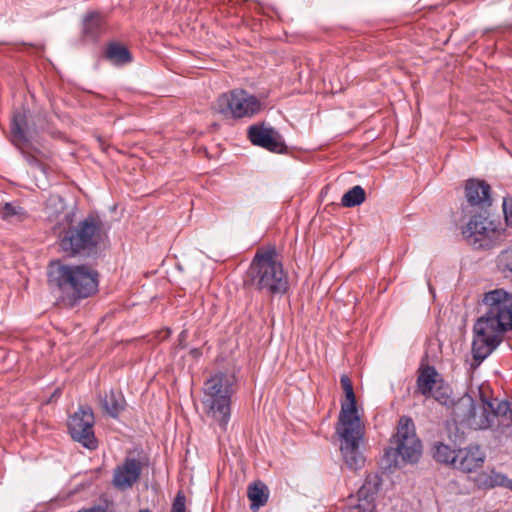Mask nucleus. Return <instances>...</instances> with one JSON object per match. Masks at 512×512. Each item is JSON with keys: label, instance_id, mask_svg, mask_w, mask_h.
<instances>
[{"label": "nucleus", "instance_id": "nucleus-1", "mask_svg": "<svg viewBox=\"0 0 512 512\" xmlns=\"http://www.w3.org/2000/svg\"><path fill=\"white\" fill-rule=\"evenodd\" d=\"M485 314L474 325L472 354L477 367L502 341L503 333L512 330V293L495 289L483 298Z\"/></svg>", "mask_w": 512, "mask_h": 512}, {"label": "nucleus", "instance_id": "nucleus-2", "mask_svg": "<svg viewBox=\"0 0 512 512\" xmlns=\"http://www.w3.org/2000/svg\"><path fill=\"white\" fill-rule=\"evenodd\" d=\"M346 400L341 404L336 433L340 438L342 458L351 470L360 469L365 463L360 447L364 442L365 426L358 414L353 385L347 375L340 378Z\"/></svg>", "mask_w": 512, "mask_h": 512}, {"label": "nucleus", "instance_id": "nucleus-3", "mask_svg": "<svg viewBox=\"0 0 512 512\" xmlns=\"http://www.w3.org/2000/svg\"><path fill=\"white\" fill-rule=\"evenodd\" d=\"M479 400L464 395L454 404V414L475 430L492 429L505 433L512 427V409L508 401L490 398L480 388Z\"/></svg>", "mask_w": 512, "mask_h": 512}, {"label": "nucleus", "instance_id": "nucleus-4", "mask_svg": "<svg viewBox=\"0 0 512 512\" xmlns=\"http://www.w3.org/2000/svg\"><path fill=\"white\" fill-rule=\"evenodd\" d=\"M49 282L70 299L87 298L98 290V273L86 265H66L52 262L48 271Z\"/></svg>", "mask_w": 512, "mask_h": 512}, {"label": "nucleus", "instance_id": "nucleus-5", "mask_svg": "<svg viewBox=\"0 0 512 512\" xmlns=\"http://www.w3.org/2000/svg\"><path fill=\"white\" fill-rule=\"evenodd\" d=\"M235 377L219 372L204 382L201 404L205 414L226 431L231 416V396Z\"/></svg>", "mask_w": 512, "mask_h": 512}, {"label": "nucleus", "instance_id": "nucleus-6", "mask_svg": "<svg viewBox=\"0 0 512 512\" xmlns=\"http://www.w3.org/2000/svg\"><path fill=\"white\" fill-rule=\"evenodd\" d=\"M245 283L268 294L286 292L287 276L282 264L275 259L274 250L258 252L246 274Z\"/></svg>", "mask_w": 512, "mask_h": 512}, {"label": "nucleus", "instance_id": "nucleus-7", "mask_svg": "<svg viewBox=\"0 0 512 512\" xmlns=\"http://www.w3.org/2000/svg\"><path fill=\"white\" fill-rule=\"evenodd\" d=\"M106 237L103 221L89 215L75 226H69L60 236L61 249L68 255H89Z\"/></svg>", "mask_w": 512, "mask_h": 512}, {"label": "nucleus", "instance_id": "nucleus-8", "mask_svg": "<svg viewBox=\"0 0 512 512\" xmlns=\"http://www.w3.org/2000/svg\"><path fill=\"white\" fill-rule=\"evenodd\" d=\"M394 446L385 450L382 461L386 469L395 468L403 463H415L422 453L421 441L415 433V426L411 418L401 417L397 432L392 441Z\"/></svg>", "mask_w": 512, "mask_h": 512}, {"label": "nucleus", "instance_id": "nucleus-9", "mask_svg": "<svg viewBox=\"0 0 512 512\" xmlns=\"http://www.w3.org/2000/svg\"><path fill=\"white\" fill-rule=\"evenodd\" d=\"M214 109L226 118L251 117L261 110L260 101L248 92L236 89L221 94Z\"/></svg>", "mask_w": 512, "mask_h": 512}, {"label": "nucleus", "instance_id": "nucleus-10", "mask_svg": "<svg viewBox=\"0 0 512 512\" xmlns=\"http://www.w3.org/2000/svg\"><path fill=\"white\" fill-rule=\"evenodd\" d=\"M462 235L470 246L478 249L492 247L499 241L501 232L485 213H479L471 216L462 228Z\"/></svg>", "mask_w": 512, "mask_h": 512}, {"label": "nucleus", "instance_id": "nucleus-11", "mask_svg": "<svg viewBox=\"0 0 512 512\" xmlns=\"http://www.w3.org/2000/svg\"><path fill=\"white\" fill-rule=\"evenodd\" d=\"M94 422V414L89 406H80L68 421L71 437L91 450L97 447L93 432Z\"/></svg>", "mask_w": 512, "mask_h": 512}, {"label": "nucleus", "instance_id": "nucleus-12", "mask_svg": "<svg viewBox=\"0 0 512 512\" xmlns=\"http://www.w3.org/2000/svg\"><path fill=\"white\" fill-rule=\"evenodd\" d=\"M250 141L274 153H283L286 145L278 131L265 125H253L248 130Z\"/></svg>", "mask_w": 512, "mask_h": 512}, {"label": "nucleus", "instance_id": "nucleus-13", "mask_svg": "<svg viewBox=\"0 0 512 512\" xmlns=\"http://www.w3.org/2000/svg\"><path fill=\"white\" fill-rule=\"evenodd\" d=\"M381 485L377 474H369L357 492L358 504L349 512H376L375 498Z\"/></svg>", "mask_w": 512, "mask_h": 512}, {"label": "nucleus", "instance_id": "nucleus-14", "mask_svg": "<svg viewBox=\"0 0 512 512\" xmlns=\"http://www.w3.org/2000/svg\"><path fill=\"white\" fill-rule=\"evenodd\" d=\"M141 471L140 461L135 458H126L123 464L114 470V486L120 490L131 488L138 481Z\"/></svg>", "mask_w": 512, "mask_h": 512}, {"label": "nucleus", "instance_id": "nucleus-15", "mask_svg": "<svg viewBox=\"0 0 512 512\" xmlns=\"http://www.w3.org/2000/svg\"><path fill=\"white\" fill-rule=\"evenodd\" d=\"M485 460V453L479 446L457 450L452 459V467L463 472H472L482 466Z\"/></svg>", "mask_w": 512, "mask_h": 512}, {"label": "nucleus", "instance_id": "nucleus-16", "mask_svg": "<svg viewBox=\"0 0 512 512\" xmlns=\"http://www.w3.org/2000/svg\"><path fill=\"white\" fill-rule=\"evenodd\" d=\"M491 188L483 180L469 179L465 184V197L471 206H478L481 209L488 207L492 203Z\"/></svg>", "mask_w": 512, "mask_h": 512}, {"label": "nucleus", "instance_id": "nucleus-17", "mask_svg": "<svg viewBox=\"0 0 512 512\" xmlns=\"http://www.w3.org/2000/svg\"><path fill=\"white\" fill-rule=\"evenodd\" d=\"M101 408L112 418H117L125 409L126 401L121 391L110 390L99 397Z\"/></svg>", "mask_w": 512, "mask_h": 512}, {"label": "nucleus", "instance_id": "nucleus-18", "mask_svg": "<svg viewBox=\"0 0 512 512\" xmlns=\"http://www.w3.org/2000/svg\"><path fill=\"white\" fill-rule=\"evenodd\" d=\"M27 126L26 114L23 111H16L13 114L11 135L12 142L19 149L25 151V147L28 145V139L25 134V128Z\"/></svg>", "mask_w": 512, "mask_h": 512}, {"label": "nucleus", "instance_id": "nucleus-19", "mask_svg": "<svg viewBox=\"0 0 512 512\" xmlns=\"http://www.w3.org/2000/svg\"><path fill=\"white\" fill-rule=\"evenodd\" d=\"M105 20L99 12H88L83 19V35L90 39H96L103 31Z\"/></svg>", "mask_w": 512, "mask_h": 512}, {"label": "nucleus", "instance_id": "nucleus-20", "mask_svg": "<svg viewBox=\"0 0 512 512\" xmlns=\"http://www.w3.org/2000/svg\"><path fill=\"white\" fill-rule=\"evenodd\" d=\"M438 373L434 367L427 366L421 370L417 378V390L420 394L429 397L434 388L439 384Z\"/></svg>", "mask_w": 512, "mask_h": 512}, {"label": "nucleus", "instance_id": "nucleus-21", "mask_svg": "<svg viewBox=\"0 0 512 512\" xmlns=\"http://www.w3.org/2000/svg\"><path fill=\"white\" fill-rule=\"evenodd\" d=\"M247 496L251 501V510L255 511L267 503L269 491L264 483L258 481L248 486Z\"/></svg>", "mask_w": 512, "mask_h": 512}, {"label": "nucleus", "instance_id": "nucleus-22", "mask_svg": "<svg viewBox=\"0 0 512 512\" xmlns=\"http://www.w3.org/2000/svg\"><path fill=\"white\" fill-rule=\"evenodd\" d=\"M506 476L494 470L490 472H482L476 477V483L480 488H494L496 486H503Z\"/></svg>", "mask_w": 512, "mask_h": 512}, {"label": "nucleus", "instance_id": "nucleus-23", "mask_svg": "<svg viewBox=\"0 0 512 512\" xmlns=\"http://www.w3.org/2000/svg\"><path fill=\"white\" fill-rule=\"evenodd\" d=\"M106 57L116 65H123L131 62V55L128 49L117 43H113L108 46Z\"/></svg>", "mask_w": 512, "mask_h": 512}, {"label": "nucleus", "instance_id": "nucleus-24", "mask_svg": "<svg viewBox=\"0 0 512 512\" xmlns=\"http://www.w3.org/2000/svg\"><path fill=\"white\" fill-rule=\"evenodd\" d=\"M365 198V190L361 186L356 185L342 196L341 204L344 207H355L362 204Z\"/></svg>", "mask_w": 512, "mask_h": 512}, {"label": "nucleus", "instance_id": "nucleus-25", "mask_svg": "<svg viewBox=\"0 0 512 512\" xmlns=\"http://www.w3.org/2000/svg\"><path fill=\"white\" fill-rule=\"evenodd\" d=\"M45 211L50 219H58L65 212L63 198L59 195H51L46 201Z\"/></svg>", "mask_w": 512, "mask_h": 512}, {"label": "nucleus", "instance_id": "nucleus-26", "mask_svg": "<svg viewBox=\"0 0 512 512\" xmlns=\"http://www.w3.org/2000/svg\"><path fill=\"white\" fill-rule=\"evenodd\" d=\"M457 451L452 450L448 445L436 443L433 447V458L440 463L450 464L452 466L453 456Z\"/></svg>", "mask_w": 512, "mask_h": 512}, {"label": "nucleus", "instance_id": "nucleus-27", "mask_svg": "<svg viewBox=\"0 0 512 512\" xmlns=\"http://www.w3.org/2000/svg\"><path fill=\"white\" fill-rule=\"evenodd\" d=\"M499 270L512 279V247L502 251L497 260Z\"/></svg>", "mask_w": 512, "mask_h": 512}, {"label": "nucleus", "instance_id": "nucleus-28", "mask_svg": "<svg viewBox=\"0 0 512 512\" xmlns=\"http://www.w3.org/2000/svg\"><path fill=\"white\" fill-rule=\"evenodd\" d=\"M429 397H433L436 401L441 403L442 405H450L453 404V400L450 397V389L448 386H444L439 383L432 394Z\"/></svg>", "mask_w": 512, "mask_h": 512}, {"label": "nucleus", "instance_id": "nucleus-29", "mask_svg": "<svg viewBox=\"0 0 512 512\" xmlns=\"http://www.w3.org/2000/svg\"><path fill=\"white\" fill-rule=\"evenodd\" d=\"M2 218L6 220H10L12 218H17L21 220L25 214L23 209L19 206H15L11 203H6L1 210Z\"/></svg>", "mask_w": 512, "mask_h": 512}, {"label": "nucleus", "instance_id": "nucleus-30", "mask_svg": "<svg viewBox=\"0 0 512 512\" xmlns=\"http://www.w3.org/2000/svg\"><path fill=\"white\" fill-rule=\"evenodd\" d=\"M20 151L26 158V161L28 162L29 165L39 167L41 170H43L42 164H41L40 160L38 159L37 154H35L31 151V145H30L29 141H28V145L25 147V151L23 149H20Z\"/></svg>", "mask_w": 512, "mask_h": 512}, {"label": "nucleus", "instance_id": "nucleus-31", "mask_svg": "<svg viewBox=\"0 0 512 512\" xmlns=\"http://www.w3.org/2000/svg\"><path fill=\"white\" fill-rule=\"evenodd\" d=\"M171 512H186V497L179 491L172 503Z\"/></svg>", "mask_w": 512, "mask_h": 512}, {"label": "nucleus", "instance_id": "nucleus-32", "mask_svg": "<svg viewBox=\"0 0 512 512\" xmlns=\"http://www.w3.org/2000/svg\"><path fill=\"white\" fill-rule=\"evenodd\" d=\"M505 220L509 226H512V202L507 204L506 202L503 205Z\"/></svg>", "mask_w": 512, "mask_h": 512}, {"label": "nucleus", "instance_id": "nucleus-33", "mask_svg": "<svg viewBox=\"0 0 512 512\" xmlns=\"http://www.w3.org/2000/svg\"><path fill=\"white\" fill-rule=\"evenodd\" d=\"M503 487H506V488H509L510 490H512V480L508 479L506 477L505 483H503Z\"/></svg>", "mask_w": 512, "mask_h": 512}, {"label": "nucleus", "instance_id": "nucleus-34", "mask_svg": "<svg viewBox=\"0 0 512 512\" xmlns=\"http://www.w3.org/2000/svg\"><path fill=\"white\" fill-rule=\"evenodd\" d=\"M79 512H106V511L104 509H101V508H92V509H89V510L79 511Z\"/></svg>", "mask_w": 512, "mask_h": 512}, {"label": "nucleus", "instance_id": "nucleus-35", "mask_svg": "<svg viewBox=\"0 0 512 512\" xmlns=\"http://www.w3.org/2000/svg\"><path fill=\"white\" fill-rule=\"evenodd\" d=\"M65 218L68 220V221H71V218H72V215L71 213H65Z\"/></svg>", "mask_w": 512, "mask_h": 512}, {"label": "nucleus", "instance_id": "nucleus-36", "mask_svg": "<svg viewBox=\"0 0 512 512\" xmlns=\"http://www.w3.org/2000/svg\"><path fill=\"white\" fill-rule=\"evenodd\" d=\"M179 337H180V339H181V340H182V339H185V337H186V331H182V332L180 333Z\"/></svg>", "mask_w": 512, "mask_h": 512}, {"label": "nucleus", "instance_id": "nucleus-37", "mask_svg": "<svg viewBox=\"0 0 512 512\" xmlns=\"http://www.w3.org/2000/svg\"><path fill=\"white\" fill-rule=\"evenodd\" d=\"M139 512H151L149 509H141Z\"/></svg>", "mask_w": 512, "mask_h": 512}]
</instances>
